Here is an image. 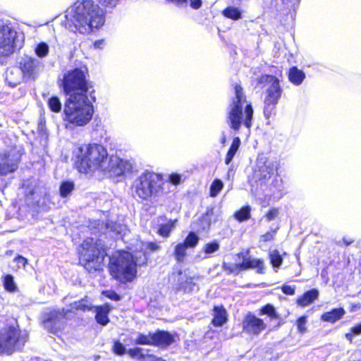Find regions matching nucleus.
Masks as SVG:
<instances>
[{"label":"nucleus","mask_w":361,"mask_h":361,"mask_svg":"<svg viewBox=\"0 0 361 361\" xmlns=\"http://www.w3.org/2000/svg\"><path fill=\"white\" fill-rule=\"evenodd\" d=\"M74 154V165L80 173H87L97 170L105 172L109 167L107 151L100 145H84L78 147Z\"/></svg>","instance_id":"f257e3e1"},{"label":"nucleus","mask_w":361,"mask_h":361,"mask_svg":"<svg viewBox=\"0 0 361 361\" xmlns=\"http://www.w3.org/2000/svg\"><path fill=\"white\" fill-rule=\"evenodd\" d=\"M104 15L99 6L92 0H85L75 4L72 22L75 32L87 33L98 29L104 23Z\"/></svg>","instance_id":"f03ea898"},{"label":"nucleus","mask_w":361,"mask_h":361,"mask_svg":"<svg viewBox=\"0 0 361 361\" xmlns=\"http://www.w3.org/2000/svg\"><path fill=\"white\" fill-rule=\"evenodd\" d=\"M234 90L235 97L228 109L227 123L235 131H238L243 125L250 133L253 120L252 104L247 101L243 87L240 85L235 84Z\"/></svg>","instance_id":"7ed1b4c3"},{"label":"nucleus","mask_w":361,"mask_h":361,"mask_svg":"<svg viewBox=\"0 0 361 361\" xmlns=\"http://www.w3.org/2000/svg\"><path fill=\"white\" fill-rule=\"evenodd\" d=\"M147 263L145 257H138L137 253L133 255L125 251H119L110 259L109 270L111 275L121 283L133 281L137 275V266Z\"/></svg>","instance_id":"20e7f679"},{"label":"nucleus","mask_w":361,"mask_h":361,"mask_svg":"<svg viewBox=\"0 0 361 361\" xmlns=\"http://www.w3.org/2000/svg\"><path fill=\"white\" fill-rule=\"evenodd\" d=\"M92 101L90 96L67 98L64 105V120L74 126L87 125L94 113Z\"/></svg>","instance_id":"39448f33"},{"label":"nucleus","mask_w":361,"mask_h":361,"mask_svg":"<svg viewBox=\"0 0 361 361\" xmlns=\"http://www.w3.org/2000/svg\"><path fill=\"white\" fill-rule=\"evenodd\" d=\"M62 87L67 98L90 96L93 100L94 90L86 79L85 72L80 68L71 70L64 74Z\"/></svg>","instance_id":"423d86ee"},{"label":"nucleus","mask_w":361,"mask_h":361,"mask_svg":"<svg viewBox=\"0 0 361 361\" xmlns=\"http://www.w3.org/2000/svg\"><path fill=\"white\" fill-rule=\"evenodd\" d=\"M79 253L80 264L89 272L101 269L104 256L106 255L102 240L93 238H87L82 242Z\"/></svg>","instance_id":"0eeeda50"},{"label":"nucleus","mask_w":361,"mask_h":361,"mask_svg":"<svg viewBox=\"0 0 361 361\" xmlns=\"http://www.w3.org/2000/svg\"><path fill=\"white\" fill-rule=\"evenodd\" d=\"M162 184L163 180L160 174L145 171L135 178L132 189L134 194L139 198L149 200L152 197L158 195Z\"/></svg>","instance_id":"6e6552de"},{"label":"nucleus","mask_w":361,"mask_h":361,"mask_svg":"<svg viewBox=\"0 0 361 361\" xmlns=\"http://www.w3.org/2000/svg\"><path fill=\"white\" fill-rule=\"evenodd\" d=\"M28 335L22 332L18 326H8L0 329V354L11 355L23 349Z\"/></svg>","instance_id":"1a4fd4ad"},{"label":"nucleus","mask_w":361,"mask_h":361,"mask_svg":"<svg viewBox=\"0 0 361 361\" xmlns=\"http://www.w3.org/2000/svg\"><path fill=\"white\" fill-rule=\"evenodd\" d=\"M280 80L271 75H262L258 83L266 88V96L264 101V114L269 118L276 109V106L280 99L283 90L280 85Z\"/></svg>","instance_id":"9d476101"},{"label":"nucleus","mask_w":361,"mask_h":361,"mask_svg":"<svg viewBox=\"0 0 361 361\" xmlns=\"http://www.w3.org/2000/svg\"><path fill=\"white\" fill-rule=\"evenodd\" d=\"M278 168L276 161L263 154L257 157L252 174L249 176L250 185L257 188L266 186Z\"/></svg>","instance_id":"9b49d317"},{"label":"nucleus","mask_w":361,"mask_h":361,"mask_svg":"<svg viewBox=\"0 0 361 361\" xmlns=\"http://www.w3.org/2000/svg\"><path fill=\"white\" fill-rule=\"evenodd\" d=\"M26 187V199L29 203L36 206L41 211H47L54 205L47 189L37 179L32 178L25 181Z\"/></svg>","instance_id":"f8f14e48"},{"label":"nucleus","mask_w":361,"mask_h":361,"mask_svg":"<svg viewBox=\"0 0 361 361\" xmlns=\"http://www.w3.org/2000/svg\"><path fill=\"white\" fill-rule=\"evenodd\" d=\"M68 313V310L64 308L61 310H52L44 313L42 315V321L44 327L50 332L54 334L61 330L65 326Z\"/></svg>","instance_id":"ddd939ff"},{"label":"nucleus","mask_w":361,"mask_h":361,"mask_svg":"<svg viewBox=\"0 0 361 361\" xmlns=\"http://www.w3.org/2000/svg\"><path fill=\"white\" fill-rule=\"evenodd\" d=\"M17 47V32L8 25L0 26V56H7Z\"/></svg>","instance_id":"4468645a"},{"label":"nucleus","mask_w":361,"mask_h":361,"mask_svg":"<svg viewBox=\"0 0 361 361\" xmlns=\"http://www.w3.org/2000/svg\"><path fill=\"white\" fill-rule=\"evenodd\" d=\"M19 66L25 80H35L44 69L43 63L39 59L25 55L19 61Z\"/></svg>","instance_id":"2eb2a0df"},{"label":"nucleus","mask_w":361,"mask_h":361,"mask_svg":"<svg viewBox=\"0 0 361 361\" xmlns=\"http://www.w3.org/2000/svg\"><path fill=\"white\" fill-rule=\"evenodd\" d=\"M20 159V154L16 150L0 154V174L5 176L14 172L18 169Z\"/></svg>","instance_id":"dca6fc26"},{"label":"nucleus","mask_w":361,"mask_h":361,"mask_svg":"<svg viewBox=\"0 0 361 361\" xmlns=\"http://www.w3.org/2000/svg\"><path fill=\"white\" fill-rule=\"evenodd\" d=\"M108 164H109V167L104 173H107L110 176H119L131 171L133 169L129 161L121 159L118 157H110Z\"/></svg>","instance_id":"f3484780"},{"label":"nucleus","mask_w":361,"mask_h":361,"mask_svg":"<svg viewBox=\"0 0 361 361\" xmlns=\"http://www.w3.org/2000/svg\"><path fill=\"white\" fill-rule=\"evenodd\" d=\"M242 325L244 331L248 334L255 336L259 334L267 327L266 324L262 319L257 317L251 312L246 314Z\"/></svg>","instance_id":"a211bd4d"},{"label":"nucleus","mask_w":361,"mask_h":361,"mask_svg":"<svg viewBox=\"0 0 361 361\" xmlns=\"http://www.w3.org/2000/svg\"><path fill=\"white\" fill-rule=\"evenodd\" d=\"M238 257L240 259H242L240 267L243 268V270H247L248 269H257V273H263L264 269L263 260L249 257L248 251L238 253Z\"/></svg>","instance_id":"6ab92c4d"},{"label":"nucleus","mask_w":361,"mask_h":361,"mask_svg":"<svg viewBox=\"0 0 361 361\" xmlns=\"http://www.w3.org/2000/svg\"><path fill=\"white\" fill-rule=\"evenodd\" d=\"M152 345L159 347H168L174 342V337L169 332L157 330L152 332Z\"/></svg>","instance_id":"aec40b11"},{"label":"nucleus","mask_w":361,"mask_h":361,"mask_svg":"<svg viewBox=\"0 0 361 361\" xmlns=\"http://www.w3.org/2000/svg\"><path fill=\"white\" fill-rule=\"evenodd\" d=\"M178 290H183L185 293H190L198 290V287L194 281L195 277L189 276L182 271H178Z\"/></svg>","instance_id":"412c9836"},{"label":"nucleus","mask_w":361,"mask_h":361,"mask_svg":"<svg viewBox=\"0 0 361 361\" xmlns=\"http://www.w3.org/2000/svg\"><path fill=\"white\" fill-rule=\"evenodd\" d=\"M227 321V312L223 306H214L213 309V319L212 321L214 326H222Z\"/></svg>","instance_id":"4be33fe9"},{"label":"nucleus","mask_w":361,"mask_h":361,"mask_svg":"<svg viewBox=\"0 0 361 361\" xmlns=\"http://www.w3.org/2000/svg\"><path fill=\"white\" fill-rule=\"evenodd\" d=\"M345 311L343 308H335L330 312H326L321 316V319L324 322L334 323L341 319L345 314Z\"/></svg>","instance_id":"5701e85b"},{"label":"nucleus","mask_w":361,"mask_h":361,"mask_svg":"<svg viewBox=\"0 0 361 361\" xmlns=\"http://www.w3.org/2000/svg\"><path fill=\"white\" fill-rule=\"evenodd\" d=\"M95 319L98 324L105 326L109 322L108 314L110 312L109 305H102L95 307Z\"/></svg>","instance_id":"b1692460"},{"label":"nucleus","mask_w":361,"mask_h":361,"mask_svg":"<svg viewBox=\"0 0 361 361\" xmlns=\"http://www.w3.org/2000/svg\"><path fill=\"white\" fill-rule=\"evenodd\" d=\"M319 291L317 289H312L305 293L297 300L298 305L306 307L318 298Z\"/></svg>","instance_id":"393cba45"},{"label":"nucleus","mask_w":361,"mask_h":361,"mask_svg":"<svg viewBox=\"0 0 361 361\" xmlns=\"http://www.w3.org/2000/svg\"><path fill=\"white\" fill-rule=\"evenodd\" d=\"M93 308L92 302L87 298H83L80 300L75 301L70 305V309H68V312L76 311L85 312L91 310Z\"/></svg>","instance_id":"a878e982"},{"label":"nucleus","mask_w":361,"mask_h":361,"mask_svg":"<svg viewBox=\"0 0 361 361\" xmlns=\"http://www.w3.org/2000/svg\"><path fill=\"white\" fill-rule=\"evenodd\" d=\"M305 78V74L302 70L295 66L290 68L288 79L293 84L299 85L303 82Z\"/></svg>","instance_id":"bb28decb"},{"label":"nucleus","mask_w":361,"mask_h":361,"mask_svg":"<svg viewBox=\"0 0 361 361\" xmlns=\"http://www.w3.org/2000/svg\"><path fill=\"white\" fill-rule=\"evenodd\" d=\"M160 249V246L157 243L149 242L142 243L141 250L142 252H137L138 257H145L147 259V255L152 252L158 251Z\"/></svg>","instance_id":"cd10ccee"},{"label":"nucleus","mask_w":361,"mask_h":361,"mask_svg":"<svg viewBox=\"0 0 361 361\" xmlns=\"http://www.w3.org/2000/svg\"><path fill=\"white\" fill-rule=\"evenodd\" d=\"M241 144L240 139L238 137L233 138L231 145L226 154L225 158V164L228 165L233 160L234 156L238 152Z\"/></svg>","instance_id":"c85d7f7f"},{"label":"nucleus","mask_w":361,"mask_h":361,"mask_svg":"<svg viewBox=\"0 0 361 361\" xmlns=\"http://www.w3.org/2000/svg\"><path fill=\"white\" fill-rule=\"evenodd\" d=\"M188 247L183 243L177 244L174 247L173 255L178 262H183L187 255L186 250Z\"/></svg>","instance_id":"c756f323"},{"label":"nucleus","mask_w":361,"mask_h":361,"mask_svg":"<svg viewBox=\"0 0 361 361\" xmlns=\"http://www.w3.org/2000/svg\"><path fill=\"white\" fill-rule=\"evenodd\" d=\"M134 343L136 345H152V332H149L148 334L137 333V337Z\"/></svg>","instance_id":"7c9ffc66"},{"label":"nucleus","mask_w":361,"mask_h":361,"mask_svg":"<svg viewBox=\"0 0 361 361\" xmlns=\"http://www.w3.org/2000/svg\"><path fill=\"white\" fill-rule=\"evenodd\" d=\"M220 248V245L216 241L206 243L203 247V252L204 253V259L210 257L213 253L218 251Z\"/></svg>","instance_id":"2f4dec72"},{"label":"nucleus","mask_w":361,"mask_h":361,"mask_svg":"<svg viewBox=\"0 0 361 361\" xmlns=\"http://www.w3.org/2000/svg\"><path fill=\"white\" fill-rule=\"evenodd\" d=\"M74 189V183L72 181H63L60 186L59 192L62 197L69 195Z\"/></svg>","instance_id":"473e14b6"},{"label":"nucleus","mask_w":361,"mask_h":361,"mask_svg":"<svg viewBox=\"0 0 361 361\" xmlns=\"http://www.w3.org/2000/svg\"><path fill=\"white\" fill-rule=\"evenodd\" d=\"M223 14L226 18H231L233 20H238L241 18V13L239 11V9L235 7H232V6L226 8L223 11Z\"/></svg>","instance_id":"72a5a7b5"},{"label":"nucleus","mask_w":361,"mask_h":361,"mask_svg":"<svg viewBox=\"0 0 361 361\" xmlns=\"http://www.w3.org/2000/svg\"><path fill=\"white\" fill-rule=\"evenodd\" d=\"M269 258L274 268H279L281 265L283 258L278 250H274L271 251Z\"/></svg>","instance_id":"f704fd0d"},{"label":"nucleus","mask_w":361,"mask_h":361,"mask_svg":"<svg viewBox=\"0 0 361 361\" xmlns=\"http://www.w3.org/2000/svg\"><path fill=\"white\" fill-rule=\"evenodd\" d=\"M224 187L223 182L219 179H215L211 186L209 190V195L212 197H216L219 193L221 192Z\"/></svg>","instance_id":"c9c22d12"},{"label":"nucleus","mask_w":361,"mask_h":361,"mask_svg":"<svg viewBox=\"0 0 361 361\" xmlns=\"http://www.w3.org/2000/svg\"><path fill=\"white\" fill-rule=\"evenodd\" d=\"M49 47L45 42L39 43L35 49L36 55L39 58H44L47 56L49 54Z\"/></svg>","instance_id":"e433bc0d"},{"label":"nucleus","mask_w":361,"mask_h":361,"mask_svg":"<svg viewBox=\"0 0 361 361\" xmlns=\"http://www.w3.org/2000/svg\"><path fill=\"white\" fill-rule=\"evenodd\" d=\"M175 222L176 221H170L165 224L161 225L159 228V235L164 237H168L173 228L175 227Z\"/></svg>","instance_id":"4c0bfd02"},{"label":"nucleus","mask_w":361,"mask_h":361,"mask_svg":"<svg viewBox=\"0 0 361 361\" xmlns=\"http://www.w3.org/2000/svg\"><path fill=\"white\" fill-rule=\"evenodd\" d=\"M235 217L239 221L247 220L250 217V207L249 206L243 207L235 214Z\"/></svg>","instance_id":"58836bf2"},{"label":"nucleus","mask_w":361,"mask_h":361,"mask_svg":"<svg viewBox=\"0 0 361 361\" xmlns=\"http://www.w3.org/2000/svg\"><path fill=\"white\" fill-rule=\"evenodd\" d=\"M199 238L198 236L192 232H190L189 235L185 238L183 241V244L188 247H195L198 243Z\"/></svg>","instance_id":"ea45409f"},{"label":"nucleus","mask_w":361,"mask_h":361,"mask_svg":"<svg viewBox=\"0 0 361 361\" xmlns=\"http://www.w3.org/2000/svg\"><path fill=\"white\" fill-rule=\"evenodd\" d=\"M260 314H267L271 319L278 318V315L275 310V308L274 307L273 305L270 304H267L260 309Z\"/></svg>","instance_id":"a19ab883"},{"label":"nucleus","mask_w":361,"mask_h":361,"mask_svg":"<svg viewBox=\"0 0 361 361\" xmlns=\"http://www.w3.org/2000/svg\"><path fill=\"white\" fill-rule=\"evenodd\" d=\"M48 105L49 109L54 112H59L61 110V103L57 97H51L49 98Z\"/></svg>","instance_id":"79ce46f5"},{"label":"nucleus","mask_w":361,"mask_h":361,"mask_svg":"<svg viewBox=\"0 0 361 361\" xmlns=\"http://www.w3.org/2000/svg\"><path fill=\"white\" fill-rule=\"evenodd\" d=\"M4 286L5 289L9 292H14L17 289L13 276L9 274L5 276Z\"/></svg>","instance_id":"37998d69"},{"label":"nucleus","mask_w":361,"mask_h":361,"mask_svg":"<svg viewBox=\"0 0 361 361\" xmlns=\"http://www.w3.org/2000/svg\"><path fill=\"white\" fill-rule=\"evenodd\" d=\"M112 351L114 352V354L121 356L125 354H127L128 350L121 342H120L119 341H115L114 342Z\"/></svg>","instance_id":"c03bdc74"},{"label":"nucleus","mask_w":361,"mask_h":361,"mask_svg":"<svg viewBox=\"0 0 361 361\" xmlns=\"http://www.w3.org/2000/svg\"><path fill=\"white\" fill-rule=\"evenodd\" d=\"M269 190L275 195L276 192L282 191V180L279 178H274L271 183L269 185Z\"/></svg>","instance_id":"a18cd8bd"},{"label":"nucleus","mask_w":361,"mask_h":361,"mask_svg":"<svg viewBox=\"0 0 361 361\" xmlns=\"http://www.w3.org/2000/svg\"><path fill=\"white\" fill-rule=\"evenodd\" d=\"M223 268L229 273H238L240 271L243 270V268L240 267V262L235 264L224 263Z\"/></svg>","instance_id":"49530a36"},{"label":"nucleus","mask_w":361,"mask_h":361,"mask_svg":"<svg viewBox=\"0 0 361 361\" xmlns=\"http://www.w3.org/2000/svg\"><path fill=\"white\" fill-rule=\"evenodd\" d=\"M127 354L132 358L135 359H143L144 355L142 353V349L140 348H134L128 349Z\"/></svg>","instance_id":"de8ad7c7"},{"label":"nucleus","mask_w":361,"mask_h":361,"mask_svg":"<svg viewBox=\"0 0 361 361\" xmlns=\"http://www.w3.org/2000/svg\"><path fill=\"white\" fill-rule=\"evenodd\" d=\"M307 317L302 316L298 319L296 322V325L298 328V331L301 333L304 334L307 331L306 324H307Z\"/></svg>","instance_id":"09e8293b"},{"label":"nucleus","mask_w":361,"mask_h":361,"mask_svg":"<svg viewBox=\"0 0 361 361\" xmlns=\"http://www.w3.org/2000/svg\"><path fill=\"white\" fill-rule=\"evenodd\" d=\"M98 2L106 8H113L116 6L120 0H97Z\"/></svg>","instance_id":"8fccbe9b"},{"label":"nucleus","mask_w":361,"mask_h":361,"mask_svg":"<svg viewBox=\"0 0 361 361\" xmlns=\"http://www.w3.org/2000/svg\"><path fill=\"white\" fill-rule=\"evenodd\" d=\"M279 214V209L276 208L271 209L266 214V218L268 221L275 219Z\"/></svg>","instance_id":"3c124183"},{"label":"nucleus","mask_w":361,"mask_h":361,"mask_svg":"<svg viewBox=\"0 0 361 361\" xmlns=\"http://www.w3.org/2000/svg\"><path fill=\"white\" fill-rule=\"evenodd\" d=\"M103 295H105L106 298L114 301H119L121 300V296L116 292L112 290L104 291Z\"/></svg>","instance_id":"603ef678"},{"label":"nucleus","mask_w":361,"mask_h":361,"mask_svg":"<svg viewBox=\"0 0 361 361\" xmlns=\"http://www.w3.org/2000/svg\"><path fill=\"white\" fill-rule=\"evenodd\" d=\"M281 290L284 294L293 295L295 294V287L289 285H283Z\"/></svg>","instance_id":"864d4df0"},{"label":"nucleus","mask_w":361,"mask_h":361,"mask_svg":"<svg viewBox=\"0 0 361 361\" xmlns=\"http://www.w3.org/2000/svg\"><path fill=\"white\" fill-rule=\"evenodd\" d=\"M169 180L173 185H178L180 183L181 176L178 173H173L169 176Z\"/></svg>","instance_id":"5fc2aeb1"},{"label":"nucleus","mask_w":361,"mask_h":361,"mask_svg":"<svg viewBox=\"0 0 361 361\" xmlns=\"http://www.w3.org/2000/svg\"><path fill=\"white\" fill-rule=\"evenodd\" d=\"M214 214V208H207V212L205 214V218L207 221L211 222L212 221V216Z\"/></svg>","instance_id":"6e6d98bb"},{"label":"nucleus","mask_w":361,"mask_h":361,"mask_svg":"<svg viewBox=\"0 0 361 361\" xmlns=\"http://www.w3.org/2000/svg\"><path fill=\"white\" fill-rule=\"evenodd\" d=\"M350 331L354 336H358L361 334V324H357L350 329Z\"/></svg>","instance_id":"4d7b16f0"},{"label":"nucleus","mask_w":361,"mask_h":361,"mask_svg":"<svg viewBox=\"0 0 361 361\" xmlns=\"http://www.w3.org/2000/svg\"><path fill=\"white\" fill-rule=\"evenodd\" d=\"M202 6V0H190V6L194 9H198Z\"/></svg>","instance_id":"13d9d810"},{"label":"nucleus","mask_w":361,"mask_h":361,"mask_svg":"<svg viewBox=\"0 0 361 361\" xmlns=\"http://www.w3.org/2000/svg\"><path fill=\"white\" fill-rule=\"evenodd\" d=\"M147 361H166L161 357H157L152 355H149L147 357Z\"/></svg>","instance_id":"bf43d9fd"},{"label":"nucleus","mask_w":361,"mask_h":361,"mask_svg":"<svg viewBox=\"0 0 361 361\" xmlns=\"http://www.w3.org/2000/svg\"><path fill=\"white\" fill-rule=\"evenodd\" d=\"M264 241H269L273 239V235L271 233H267L262 236Z\"/></svg>","instance_id":"052dcab7"},{"label":"nucleus","mask_w":361,"mask_h":361,"mask_svg":"<svg viewBox=\"0 0 361 361\" xmlns=\"http://www.w3.org/2000/svg\"><path fill=\"white\" fill-rule=\"evenodd\" d=\"M169 1L176 4V5H182L188 2V0H169Z\"/></svg>","instance_id":"680f3d73"},{"label":"nucleus","mask_w":361,"mask_h":361,"mask_svg":"<svg viewBox=\"0 0 361 361\" xmlns=\"http://www.w3.org/2000/svg\"><path fill=\"white\" fill-rule=\"evenodd\" d=\"M354 334L350 331V333H347L345 335V338L349 341L350 342L353 341Z\"/></svg>","instance_id":"e2e57ef3"},{"label":"nucleus","mask_w":361,"mask_h":361,"mask_svg":"<svg viewBox=\"0 0 361 361\" xmlns=\"http://www.w3.org/2000/svg\"><path fill=\"white\" fill-rule=\"evenodd\" d=\"M103 43H104L103 40H97L94 42V45L96 48L101 49Z\"/></svg>","instance_id":"0e129e2a"},{"label":"nucleus","mask_w":361,"mask_h":361,"mask_svg":"<svg viewBox=\"0 0 361 361\" xmlns=\"http://www.w3.org/2000/svg\"><path fill=\"white\" fill-rule=\"evenodd\" d=\"M18 262L20 263H23V264L25 265L27 263V259L23 257H19Z\"/></svg>","instance_id":"69168bd1"},{"label":"nucleus","mask_w":361,"mask_h":361,"mask_svg":"<svg viewBox=\"0 0 361 361\" xmlns=\"http://www.w3.org/2000/svg\"><path fill=\"white\" fill-rule=\"evenodd\" d=\"M226 137L225 133L223 132L222 137L221 138V142L224 145L226 143Z\"/></svg>","instance_id":"338daca9"},{"label":"nucleus","mask_w":361,"mask_h":361,"mask_svg":"<svg viewBox=\"0 0 361 361\" xmlns=\"http://www.w3.org/2000/svg\"><path fill=\"white\" fill-rule=\"evenodd\" d=\"M345 244H346L347 245H350L352 242H347V241H345Z\"/></svg>","instance_id":"774afa93"}]
</instances>
